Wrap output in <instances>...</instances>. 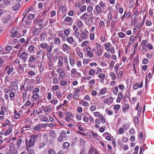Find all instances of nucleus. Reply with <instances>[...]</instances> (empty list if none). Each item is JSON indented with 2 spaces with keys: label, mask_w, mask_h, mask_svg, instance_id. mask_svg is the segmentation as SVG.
<instances>
[{
  "label": "nucleus",
  "mask_w": 154,
  "mask_h": 154,
  "mask_svg": "<svg viewBox=\"0 0 154 154\" xmlns=\"http://www.w3.org/2000/svg\"><path fill=\"white\" fill-rule=\"evenodd\" d=\"M69 60L71 66L73 67L74 64V59L72 58V57L69 56Z\"/></svg>",
  "instance_id": "25"
},
{
  "label": "nucleus",
  "mask_w": 154,
  "mask_h": 154,
  "mask_svg": "<svg viewBox=\"0 0 154 154\" xmlns=\"http://www.w3.org/2000/svg\"><path fill=\"white\" fill-rule=\"evenodd\" d=\"M49 135L53 138L56 137V133L53 130H51L49 132Z\"/></svg>",
  "instance_id": "29"
},
{
  "label": "nucleus",
  "mask_w": 154,
  "mask_h": 154,
  "mask_svg": "<svg viewBox=\"0 0 154 154\" xmlns=\"http://www.w3.org/2000/svg\"><path fill=\"white\" fill-rule=\"evenodd\" d=\"M39 97V96L38 94H35L32 95V98L36 100Z\"/></svg>",
  "instance_id": "51"
},
{
  "label": "nucleus",
  "mask_w": 154,
  "mask_h": 154,
  "mask_svg": "<svg viewBox=\"0 0 154 154\" xmlns=\"http://www.w3.org/2000/svg\"><path fill=\"white\" fill-rule=\"evenodd\" d=\"M106 91V88H104L102 89L100 91V93L101 94H104Z\"/></svg>",
  "instance_id": "62"
},
{
  "label": "nucleus",
  "mask_w": 154,
  "mask_h": 154,
  "mask_svg": "<svg viewBox=\"0 0 154 154\" xmlns=\"http://www.w3.org/2000/svg\"><path fill=\"white\" fill-rule=\"evenodd\" d=\"M27 55V53L24 51L20 54L18 56L20 59L22 60L25 63L26 62L28 59Z\"/></svg>",
  "instance_id": "3"
},
{
  "label": "nucleus",
  "mask_w": 154,
  "mask_h": 154,
  "mask_svg": "<svg viewBox=\"0 0 154 154\" xmlns=\"http://www.w3.org/2000/svg\"><path fill=\"white\" fill-rule=\"evenodd\" d=\"M94 114L95 117H99V118H100V116H102V115H100V113L98 112H94Z\"/></svg>",
  "instance_id": "48"
},
{
  "label": "nucleus",
  "mask_w": 154,
  "mask_h": 154,
  "mask_svg": "<svg viewBox=\"0 0 154 154\" xmlns=\"http://www.w3.org/2000/svg\"><path fill=\"white\" fill-rule=\"evenodd\" d=\"M141 25H142L141 23L140 22H138V23H137V24L136 25V27L137 29H139L141 27H142L141 26Z\"/></svg>",
  "instance_id": "64"
},
{
  "label": "nucleus",
  "mask_w": 154,
  "mask_h": 154,
  "mask_svg": "<svg viewBox=\"0 0 154 154\" xmlns=\"http://www.w3.org/2000/svg\"><path fill=\"white\" fill-rule=\"evenodd\" d=\"M106 5V2L105 1H103L101 0L100 1L99 3V5L101 7H104Z\"/></svg>",
  "instance_id": "33"
},
{
  "label": "nucleus",
  "mask_w": 154,
  "mask_h": 154,
  "mask_svg": "<svg viewBox=\"0 0 154 154\" xmlns=\"http://www.w3.org/2000/svg\"><path fill=\"white\" fill-rule=\"evenodd\" d=\"M56 12L55 11L53 10L51 11V18L50 19V24L53 23L56 21V18H54L55 16Z\"/></svg>",
  "instance_id": "7"
},
{
  "label": "nucleus",
  "mask_w": 154,
  "mask_h": 154,
  "mask_svg": "<svg viewBox=\"0 0 154 154\" xmlns=\"http://www.w3.org/2000/svg\"><path fill=\"white\" fill-rule=\"evenodd\" d=\"M80 36L81 38L83 40L86 39L88 37V35L84 32L82 33Z\"/></svg>",
  "instance_id": "26"
},
{
  "label": "nucleus",
  "mask_w": 154,
  "mask_h": 154,
  "mask_svg": "<svg viewBox=\"0 0 154 154\" xmlns=\"http://www.w3.org/2000/svg\"><path fill=\"white\" fill-rule=\"evenodd\" d=\"M69 49V47L66 44L64 43L62 45V50L64 52L67 51Z\"/></svg>",
  "instance_id": "17"
},
{
  "label": "nucleus",
  "mask_w": 154,
  "mask_h": 154,
  "mask_svg": "<svg viewBox=\"0 0 154 154\" xmlns=\"http://www.w3.org/2000/svg\"><path fill=\"white\" fill-rule=\"evenodd\" d=\"M22 140L21 139H19L17 142V145L18 147L20 148V144L22 143Z\"/></svg>",
  "instance_id": "52"
},
{
  "label": "nucleus",
  "mask_w": 154,
  "mask_h": 154,
  "mask_svg": "<svg viewBox=\"0 0 154 154\" xmlns=\"http://www.w3.org/2000/svg\"><path fill=\"white\" fill-rule=\"evenodd\" d=\"M3 2L5 5H8L10 4V0H4L3 1Z\"/></svg>",
  "instance_id": "63"
},
{
  "label": "nucleus",
  "mask_w": 154,
  "mask_h": 154,
  "mask_svg": "<svg viewBox=\"0 0 154 154\" xmlns=\"http://www.w3.org/2000/svg\"><path fill=\"white\" fill-rule=\"evenodd\" d=\"M77 54H78V55L82 58H83V53L80 50H78L77 52Z\"/></svg>",
  "instance_id": "38"
},
{
  "label": "nucleus",
  "mask_w": 154,
  "mask_h": 154,
  "mask_svg": "<svg viewBox=\"0 0 154 154\" xmlns=\"http://www.w3.org/2000/svg\"><path fill=\"white\" fill-rule=\"evenodd\" d=\"M35 17L34 14H31L27 16V19L29 20H32Z\"/></svg>",
  "instance_id": "55"
},
{
  "label": "nucleus",
  "mask_w": 154,
  "mask_h": 154,
  "mask_svg": "<svg viewBox=\"0 0 154 154\" xmlns=\"http://www.w3.org/2000/svg\"><path fill=\"white\" fill-rule=\"evenodd\" d=\"M59 60L58 62V65L60 66H62L63 64V58L61 57H59Z\"/></svg>",
  "instance_id": "22"
},
{
  "label": "nucleus",
  "mask_w": 154,
  "mask_h": 154,
  "mask_svg": "<svg viewBox=\"0 0 154 154\" xmlns=\"http://www.w3.org/2000/svg\"><path fill=\"white\" fill-rule=\"evenodd\" d=\"M88 16V14L86 13H85L82 15V16L80 18L83 20H85L87 19Z\"/></svg>",
  "instance_id": "41"
},
{
  "label": "nucleus",
  "mask_w": 154,
  "mask_h": 154,
  "mask_svg": "<svg viewBox=\"0 0 154 154\" xmlns=\"http://www.w3.org/2000/svg\"><path fill=\"white\" fill-rule=\"evenodd\" d=\"M11 35L12 37H14L16 36L17 38L20 37L21 35L18 34L17 29L16 27H14L11 31Z\"/></svg>",
  "instance_id": "5"
},
{
  "label": "nucleus",
  "mask_w": 154,
  "mask_h": 154,
  "mask_svg": "<svg viewBox=\"0 0 154 154\" xmlns=\"http://www.w3.org/2000/svg\"><path fill=\"white\" fill-rule=\"evenodd\" d=\"M139 12L137 10L135 11L133 14L131 16V24L134 25L135 24L138 20L137 16L139 14Z\"/></svg>",
  "instance_id": "2"
},
{
  "label": "nucleus",
  "mask_w": 154,
  "mask_h": 154,
  "mask_svg": "<svg viewBox=\"0 0 154 154\" xmlns=\"http://www.w3.org/2000/svg\"><path fill=\"white\" fill-rule=\"evenodd\" d=\"M42 108H43V111L45 112H50L52 109V107L50 105L42 106Z\"/></svg>",
  "instance_id": "9"
},
{
  "label": "nucleus",
  "mask_w": 154,
  "mask_h": 154,
  "mask_svg": "<svg viewBox=\"0 0 154 154\" xmlns=\"http://www.w3.org/2000/svg\"><path fill=\"white\" fill-rule=\"evenodd\" d=\"M48 64L49 66H52L53 65V61L52 60V56L51 54H49L48 55Z\"/></svg>",
  "instance_id": "13"
},
{
  "label": "nucleus",
  "mask_w": 154,
  "mask_h": 154,
  "mask_svg": "<svg viewBox=\"0 0 154 154\" xmlns=\"http://www.w3.org/2000/svg\"><path fill=\"white\" fill-rule=\"evenodd\" d=\"M48 154H56V153L54 149H50L48 150Z\"/></svg>",
  "instance_id": "45"
},
{
  "label": "nucleus",
  "mask_w": 154,
  "mask_h": 154,
  "mask_svg": "<svg viewBox=\"0 0 154 154\" xmlns=\"http://www.w3.org/2000/svg\"><path fill=\"white\" fill-rule=\"evenodd\" d=\"M65 72L64 71L62 73L59 75V79L60 80H63V77H65Z\"/></svg>",
  "instance_id": "32"
},
{
  "label": "nucleus",
  "mask_w": 154,
  "mask_h": 154,
  "mask_svg": "<svg viewBox=\"0 0 154 154\" xmlns=\"http://www.w3.org/2000/svg\"><path fill=\"white\" fill-rule=\"evenodd\" d=\"M46 35V33H43L41 34L40 36V39L41 41H43L45 39V36Z\"/></svg>",
  "instance_id": "35"
},
{
  "label": "nucleus",
  "mask_w": 154,
  "mask_h": 154,
  "mask_svg": "<svg viewBox=\"0 0 154 154\" xmlns=\"http://www.w3.org/2000/svg\"><path fill=\"white\" fill-rule=\"evenodd\" d=\"M89 86L91 87H92L95 84V80L94 79H93L89 82Z\"/></svg>",
  "instance_id": "34"
},
{
  "label": "nucleus",
  "mask_w": 154,
  "mask_h": 154,
  "mask_svg": "<svg viewBox=\"0 0 154 154\" xmlns=\"http://www.w3.org/2000/svg\"><path fill=\"white\" fill-rule=\"evenodd\" d=\"M66 39L70 45H72V43L74 41V39L73 37L71 36L70 37H68L67 38H66Z\"/></svg>",
  "instance_id": "19"
},
{
  "label": "nucleus",
  "mask_w": 154,
  "mask_h": 154,
  "mask_svg": "<svg viewBox=\"0 0 154 154\" xmlns=\"http://www.w3.org/2000/svg\"><path fill=\"white\" fill-rule=\"evenodd\" d=\"M72 27L73 30V33L75 37L76 38H78L80 35L79 32V29L76 25L73 24L72 26Z\"/></svg>",
  "instance_id": "6"
},
{
  "label": "nucleus",
  "mask_w": 154,
  "mask_h": 154,
  "mask_svg": "<svg viewBox=\"0 0 154 154\" xmlns=\"http://www.w3.org/2000/svg\"><path fill=\"white\" fill-rule=\"evenodd\" d=\"M94 150L93 147L92 146L89 150L88 154H92Z\"/></svg>",
  "instance_id": "53"
},
{
  "label": "nucleus",
  "mask_w": 154,
  "mask_h": 154,
  "mask_svg": "<svg viewBox=\"0 0 154 154\" xmlns=\"http://www.w3.org/2000/svg\"><path fill=\"white\" fill-rule=\"evenodd\" d=\"M97 55L99 56H101L102 54V51L101 49H97V51L96 52Z\"/></svg>",
  "instance_id": "42"
},
{
  "label": "nucleus",
  "mask_w": 154,
  "mask_h": 154,
  "mask_svg": "<svg viewBox=\"0 0 154 154\" xmlns=\"http://www.w3.org/2000/svg\"><path fill=\"white\" fill-rule=\"evenodd\" d=\"M49 102L53 104H56L58 103V100H52L49 101Z\"/></svg>",
  "instance_id": "61"
},
{
  "label": "nucleus",
  "mask_w": 154,
  "mask_h": 154,
  "mask_svg": "<svg viewBox=\"0 0 154 154\" xmlns=\"http://www.w3.org/2000/svg\"><path fill=\"white\" fill-rule=\"evenodd\" d=\"M64 20L66 22H70L72 21V18L70 17H66Z\"/></svg>",
  "instance_id": "58"
},
{
  "label": "nucleus",
  "mask_w": 154,
  "mask_h": 154,
  "mask_svg": "<svg viewBox=\"0 0 154 154\" xmlns=\"http://www.w3.org/2000/svg\"><path fill=\"white\" fill-rule=\"evenodd\" d=\"M31 30L32 31L33 34L35 35H36L38 34L40 31L37 28L35 27H33L31 29Z\"/></svg>",
  "instance_id": "12"
},
{
  "label": "nucleus",
  "mask_w": 154,
  "mask_h": 154,
  "mask_svg": "<svg viewBox=\"0 0 154 154\" xmlns=\"http://www.w3.org/2000/svg\"><path fill=\"white\" fill-rule=\"evenodd\" d=\"M15 96V94L13 92H11L9 94V97L10 98V100L13 101V98Z\"/></svg>",
  "instance_id": "31"
},
{
  "label": "nucleus",
  "mask_w": 154,
  "mask_h": 154,
  "mask_svg": "<svg viewBox=\"0 0 154 154\" xmlns=\"http://www.w3.org/2000/svg\"><path fill=\"white\" fill-rule=\"evenodd\" d=\"M40 47L42 49H46L48 46V45L47 43H44L41 44L40 45Z\"/></svg>",
  "instance_id": "28"
},
{
  "label": "nucleus",
  "mask_w": 154,
  "mask_h": 154,
  "mask_svg": "<svg viewBox=\"0 0 154 154\" xmlns=\"http://www.w3.org/2000/svg\"><path fill=\"white\" fill-rule=\"evenodd\" d=\"M12 131V129L11 128H9L8 130L6 131L5 132V135H8Z\"/></svg>",
  "instance_id": "47"
},
{
  "label": "nucleus",
  "mask_w": 154,
  "mask_h": 154,
  "mask_svg": "<svg viewBox=\"0 0 154 154\" xmlns=\"http://www.w3.org/2000/svg\"><path fill=\"white\" fill-rule=\"evenodd\" d=\"M20 8L19 4L16 3L12 7V9L14 11H16Z\"/></svg>",
  "instance_id": "27"
},
{
  "label": "nucleus",
  "mask_w": 154,
  "mask_h": 154,
  "mask_svg": "<svg viewBox=\"0 0 154 154\" xmlns=\"http://www.w3.org/2000/svg\"><path fill=\"white\" fill-rule=\"evenodd\" d=\"M11 18V16L10 14L5 15L2 19L3 22L4 23H6L10 20Z\"/></svg>",
  "instance_id": "11"
},
{
  "label": "nucleus",
  "mask_w": 154,
  "mask_h": 154,
  "mask_svg": "<svg viewBox=\"0 0 154 154\" xmlns=\"http://www.w3.org/2000/svg\"><path fill=\"white\" fill-rule=\"evenodd\" d=\"M129 106L127 104H125L122 106L123 112L125 113L127 111V110L129 108Z\"/></svg>",
  "instance_id": "24"
},
{
  "label": "nucleus",
  "mask_w": 154,
  "mask_h": 154,
  "mask_svg": "<svg viewBox=\"0 0 154 154\" xmlns=\"http://www.w3.org/2000/svg\"><path fill=\"white\" fill-rule=\"evenodd\" d=\"M103 136L108 141H110L111 140V137L110 135L107 132L104 133L103 134Z\"/></svg>",
  "instance_id": "18"
},
{
  "label": "nucleus",
  "mask_w": 154,
  "mask_h": 154,
  "mask_svg": "<svg viewBox=\"0 0 154 154\" xmlns=\"http://www.w3.org/2000/svg\"><path fill=\"white\" fill-rule=\"evenodd\" d=\"M95 9L96 12L98 14H100L102 13V9L101 8L99 5H97L96 6Z\"/></svg>",
  "instance_id": "14"
},
{
  "label": "nucleus",
  "mask_w": 154,
  "mask_h": 154,
  "mask_svg": "<svg viewBox=\"0 0 154 154\" xmlns=\"http://www.w3.org/2000/svg\"><path fill=\"white\" fill-rule=\"evenodd\" d=\"M98 77L100 79V82L101 83H103L104 82L105 78V75L104 74L101 73L99 75Z\"/></svg>",
  "instance_id": "15"
},
{
  "label": "nucleus",
  "mask_w": 154,
  "mask_h": 154,
  "mask_svg": "<svg viewBox=\"0 0 154 154\" xmlns=\"http://www.w3.org/2000/svg\"><path fill=\"white\" fill-rule=\"evenodd\" d=\"M41 135V134L40 133L32 135L29 136V140L26 139L25 142L26 149H29L33 146L35 144V142L39 139Z\"/></svg>",
  "instance_id": "1"
},
{
  "label": "nucleus",
  "mask_w": 154,
  "mask_h": 154,
  "mask_svg": "<svg viewBox=\"0 0 154 154\" xmlns=\"http://www.w3.org/2000/svg\"><path fill=\"white\" fill-rule=\"evenodd\" d=\"M45 140H42L40 142V143L38 146V148L39 149L45 146Z\"/></svg>",
  "instance_id": "23"
},
{
  "label": "nucleus",
  "mask_w": 154,
  "mask_h": 154,
  "mask_svg": "<svg viewBox=\"0 0 154 154\" xmlns=\"http://www.w3.org/2000/svg\"><path fill=\"white\" fill-rule=\"evenodd\" d=\"M93 10V7L91 6H88V7L87 9V11L90 13H91L92 12Z\"/></svg>",
  "instance_id": "54"
},
{
  "label": "nucleus",
  "mask_w": 154,
  "mask_h": 154,
  "mask_svg": "<svg viewBox=\"0 0 154 154\" xmlns=\"http://www.w3.org/2000/svg\"><path fill=\"white\" fill-rule=\"evenodd\" d=\"M119 89L117 87H116L113 88V92L116 95Z\"/></svg>",
  "instance_id": "49"
},
{
  "label": "nucleus",
  "mask_w": 154,
  "mask_h": 154,
  "mask_svg": "<svg viewBox=\"0 0 154 154\" xmlns=\"http://www.w3.org/2000/svg\"><path fill=\"white\" fill-rule=\"evenodd\" d=\"M69 146V144L68 142H65L63 145V148L65 149H67V148H68Z\"/></svg>",
  "instance_id": "44"
},
{
  "label": "nucleus",
  "mask_w": 154,
  "mask_h": 154,
  "mask_svg": "<svg viewBox=\"0 0 154 154\" xmlns=\"http://www.w3.org/2000/svg\"><path fill=\"white\" fill-rule=\"evenodd\" d=\"M36 60V59L34 55H32L30 56L29 58V60L28 61V63L33 62Z\"/></svg>",
  "instance_id": "20"
},
{
  "label": "nucleus",
  "mask_w": 154,
  "mask_h": 154,
  "mask_svg": "<svg viewBox=\"0 0 154 154\" xmlns=\"http://www.w3.org/2000/svg\"><path fill=\"white\" fill-rule=\"evenodd\" d=\"M99 119H100V120H101L102 123H105L106 122L105 119L103 115L100 116V118Z\"/></svg>",
  "instance_id": "57"
},
{
  "label": "nucleus",
  "mask_w": 154,
  "mask_h": 154,
  "mask_svg": "<svg viewBox=\"0 0 154 154\" xmlns=\"http://www.w3.org/2000/svg\"><path fill=\"white\" fill-rule=\"evenodd\" d=\"M61 42V40L58 38H55L54 40V43L56 45H59Z\"/></svg>",
  "instance_id": "21"
},
{
  "label": "nucleus",
  "mask_w": 154,
  "mask_h": 154,
  "mask_svg": "<svg viewBox=\"0 0 154 154\" xmlns=\"http://www.w3.org/2000/svg\"><path fill=\"white\" fill-rule=\"evenodd\" d=\"M86 51H87V55L88 57L90 58H91L93 57V54L92 52L91 51V49L90 47L87 46L86 48Z\"/></svg>",
  "instance_id": "10"
},
{
  "label": "nucleus",
  "mask_w": 154,
  "mask_h": 154,
  "mask_svg": "<svg viewBox=\"0 0 154 154\" xmlns=\"http://www.w3.org/2000/svg\"><path fill=\"white\" fill-rule=\"evenodd\" d=\"M88 44V41H85L83 42L81 45V46L82 47H87Z\"/></svg>",
  "instance_id": "36"
},
{
  "label": "nucleus",
  "mask_w": 154,
  "mask_h": 154,
  "mask_svg": "<svg viewBox=\"0 0 154 154\" xmlns=\"http://www.w3.org/2000/svg\"><path fill=\"white\" fill-rule=\"evenodd\" d=\"M92 137L94 138H97L99 137L97 134L96 133H95L93 131H91V132Z\"/></svg>",
  "instance_id": "39"
},
{
  "label": "nucleus",
  "mask_w": 154,
  "mask_h": 154,
  "mask_svg": "<svg viewBox=\"0 0 154 154\" xmlns=\"http://www.w3.org/2000/svg\"><path fill=\"white\" fill-rule=\"evenodd\" d=\"M5 70L7 72L8 74L9 75L13 71V67L12 66H8L6 67Z\"/></svg>",
  "instance_id": "8"
},
{
  "label": "nucleus",
  "mask_w": 154,
  "mask_h": 154,
  "mask_svg": "<svg viewBox=\"0 0 154 154\" xmlns=\"http://www.w3.org/2000/svg\"><path fill=\"white\" fill-rule=\"evenodd\" d=\"M35 47L32 45H30L28 48V50L29 52H31L34 50Z\"/></svg>",
  "instance_id": "40"
},
{
  "label": "nucleus",
  "mask_w": 154,
  "mask_h": 154,
  "mask_svg": "<svg viewBox=\"0 0 154 154\" xmlns=\"http://www.w3.org/2000/svg\"><path fill=\"white\" fill-rule=\"evenodd\" d=\"M56 96L58 98L61 97L62 96L61 93L60 91H58L56 92Z\"/></svg>",
  "instance_id": "56"
},
{
  "label": "nucleus",
  "mask_w": 154,
  "mask_h": 154,
  "mask_svg": "<svg viewBox=\"0 0 154 154\" xmlns=\"http://www.w3.org/2000/svg\"><path fill=\"white\" fill-rule=\"evenodd\" d=\"M79 95L78 94L73 93V98L74 100H77L79 98Z\"/></svg>",
  "instance_id": "43"
},
{
  "label": "nucleus",
  "mask_w": 154,
  "mask_h": 154,
  "mask_svg": "<svg viewBox=\"0 0 154 154\" xmlns=\"http://www.w3.org/2000/svg\"><path fill=\"white\" fill-rule=\"evenodd\" d=\"M27 92L26 90L23 92V100H26V95L27 94Z\"/></svg>",
  "instance_id": "37"
},
{
  "label": "nucleus",
  "mask_w": 154,
  "mask_h": 154,
  "mask_svg": "<svg viewBox=\"0 0 154 154\" xmlns=\"http://www.w3.org/2000/svg\"><path fill=\"white\" fill-rule=\"evenodd\" d=\"M112 18V15L111 12H109L108 14V21H110L111 20Z\"/></svg>",
  "instance_id": "50"
},
{
  "label": "nucleus",
  "mask_w": 154,
  "mask_h": 154,
  "mask_svg": "<svg viewBox=\"0 0 154 154\" xmlns=\"http://www.w3.org/2000/svg\"><path fill=\"white\" fill-rule=\"evenodd\" d=\"M77 70L75 68L72 69L71 71V73L72 75L76 74Z\"/></svg>",
  "instance_id": "60"
},
{
  "label": "nucleus",
  "mask_w": 154,
  "mask_h": 154,
  "mask_svg": "<svg viewBox=\"0 0 154 154\" xmlns=\"http://www.w3.org/2000/svg\"><path fill=\"white\" fill-rule=\"evenodd\" d=\"M113 98L112 97H110L104 100V102L108 105H110L112 103Z\"/></svg>",
  "instance_id": "16"
},
{
  "label": "nucleus",
  "mask_w": 154,
  "mask_h": 154,
  "mask_svg": "<svg viewBox=\"0 0 154 154\" xmlns=\"http://www.w3.org/2000/svg\"><path fill=\"white\" fill-rule=\"evenodd\" d=\"M83 24V23L81 21H79L78 22L77 25L78 27L80 28L82 27Z\"/></svg>",
  "instance_id": "46"
},
{
  "label": "nucleus",
  "mask_w": 154,
  "mask_h": 154,
  "mask_svg": "<svg viewBox=\"0 0 154 154\" xmlns=\"http://www.w3.org/2000/svg\"><path fill=\"white\" fill-rule=\"evenodd\" d=\"M66 134L65 131H62L60 134V136L58 137L57 140L59 142L64 141L66 139Z\"/></svg>",
  "instance_id": "4"
},
{
  "label": "nucleus",
  "mask_w": 154,
  "mask_h": 154,
  "mask_svg": "<svg viewBox=\"0 0 154 154\" xmlns=\"http://www.w3.org/2000/svg\"><path fill=\"white\" fill-rule=\"evenodd\" d=\"M117 35L121 38H124L125 36V34L122 32H119Z\"/></svg>",
  "instance_id": "30"
},
{
  "label": "nucleus",
  "mask_w": 154,
  "mask_h": 154,
  "mask_svg": "<svg viewBox=\"0 0 154 154\" xmlns=\"http://www.w3.org/2000/svg\"><path fill=\"white\" fill-rule=\"evenodd\" d=\"M103 55L107 58H109L111 56V54L107 53V52H105L103 54Z\"/></svg>",
  "instance_id": "59"
}]
</instances>
